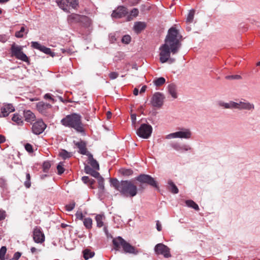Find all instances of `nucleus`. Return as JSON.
I'll use <instances>...</instances> for the list:
<instances>
[{
  "mask_svg": "<svg viewBox=\"0 0 260 260\" xmlns=\"http://www.w3.org/2000/svg\"><path fill=\"white\" fill-rule=\"evenodd\" d=\"M127 13V10L125 7L119 6L113 11L111 16L113 18L118 19L125 16Z\"/></svg>",
  "mask_w": 260,
  "mask_h": 260,
  "instance_id": "nucleus-14",
  "label": "nucleus"
},
{
  "mask_svg": "<svg viewBox=\"0 0 260 260\" xmlns=\"http://www.w3.org/2000/svg\"><path fill=\"white\" fill-rule=\"evenodd\" d=\"M151 104L155 107H160L164 102V96L162 94L156 92L154 93L151 99Z\"/></svg>",
  "mask_w": 260,
  "mask_h": 260,
  "instance_id": "nucleus-16",
  "label": "nucleus"
},
{
  "mask_svg": "<svg viewBox=\"0 0 260 260\" xmlns=\"http://www.w3.org/2000/svg\"><path fill=\"white\" fill-rule=\"evenodd\" d=\"M90 165L95 169L99 170V165L96 160L94 159L91 154H89L88 156Z\"/></svg>",
  "mask_w": 260,
  "mask_h": 260,
  "instance_id": "nucleus-30",
  "label": "nucleus"
},
{
  "mask_svg": "<svg viewBox=\"0 0 260 260\" xmlns=\"http://www.w3.org/2000/svg\"><path fill=\"white\" fill-rule=\"evenodd\" d=\"M28 29L25 26H22L20 30L15 32V36L17 38H21L23 37L24 35L27 34Z\"/></svg>",
  "mask_w": 260,
  "mask_h": 260,
  "instance_id": "nucleus-23",
  "label": "nucleus"
},
{
  "mask_svg": "<svg viewBox=\"0 0 260 260\" xmlns=\"http://www.w3.org/2000/svg\"><path fill=\"white\" fill-rule=\"evenodd\" d=\"M5 141V137L3 135H0V144L4 143Z\"/></svg>",
  "mask_w": 260,
  "mask_h": 260,
  "instance_id": "nucleus-59",
  "label": "nucleus"
},
{
  "mask_svg": "<svg viewBox=\"0 0 260 260\" xmlns=\"http://www.w3.org/2000/svg\"><path fill=\"white\" fill-rule=\"evenodd\" d=\"M111 116H112V113L110 111H108L107 112V119H110L111 118Z\"/></svg>",
  "mask_w": 260,
  "mask_h": 260,
  "instance_id": "nucleus-61",
  "label": "nucleus"
},
{
  "mask_svg": "<svg viewBox=\"0 0 260 260\" xmlns=\"http://www.w3.org/2000/svg\"><path fill=\"white\" fill-rule=\"evenodd\" d=\"M14 110V108L12 105H5L1 108L0 116L6 117L8 116L10 113L13 112Z\"/></svg>",
  "mask_w": 260,
  "mask_h": 260,
  "instance_id": "nucleus-17",
  "label": "nucleus"
},
{
  "mask_svg": "<svg viewBox=\"0 0 260 260\" xmlns=\"http://www.w3.org/2000/svg\"><path fill=\"white\" fill-rule=\"evenodd\" d=\"M60 226H61V228L64 229V228H66L67 227L69 226V225L67 224L64 223H62L60 224Z\"/></svg>",
  "mask_w": 260,
  "mask_h": 260,
  "instance_id": "nucleus-62",
  "label": "nucleus"
},
{
  "mask_svg": "<svg viewBox=\"0 0 260 260\" xmlns=\"http://www.w3.org/2000/svg\"><path fill=\"white\" fill-rule=\"evenodd\" d=\"M75 206V203L73 202L66 206V210L68 211H72Z\"/></svg>",
  "mask_w": 260,
  "mask_h": 260,
  "instance_id": "nucleus-45",
  "label": "nucleus"
},
{
  "mask_svg": "<svg viewBox=\"0 0 260 260\" xmlns=\"http://www.w3.org/2000/svg\"><path fill=\"white\" fill-rule=\"evenodd\" d=\"M23 46L13 44L11 46V51L12 55L15 56L17 59L22 61L27 62L28 58L23 51Z\"/></svg>",
  "mask_w": 260,
  "mask_h": 260,
  "instance_id": "nucleus-7",
  "label": "nucleus"
},
{
  "mask_svg": "<svg viewBox=\"0 0 260 260\" xmlns=\"http://www.w3.org/2000/svg\"><path fill=\"white\" fill-rule=\"evenodd\" d=\"M24 185L26 188H29L31 185L30 180H26L24 182Z\"/></svg>",
  "mask_w": 260,
  "mask_h": 260,
  "instance_id": "nucleus-57",
  "label": "nucleus"
},
{
  "mask_svg": "<svg viewBox=\"0 0 260 260\" xmlns=\"http://www.w3.org/2000/svg\"><path fill=\"white\" fill-rule=\"evenodd\" d=\"M118 76V74L117 72H113L109 74V77L112 80L116 79Z\"/></svg>",
  "mask_w": 260,
  "mask_h": 260,
  "instance_id": "nucleus-50",
  "label": "nucleus"
},
{
  "mask_svg": "<svg viewBox=\"0 0 260 260\" xmlns=\"http://www.w3.org/2000/svg\"><path fill=\"white\" fill-rule=\"evenodd\" d=\"M136 179L141 183H147L156 188H158L157 183L156 181L150 175L141 174L138 176Z\"/></svg>",
  "mask_w": 260,
  "mask_h": 260,
  "instance_id": "nucleus-10",
  "label": "nucleus"
},
{
  "mask_svg": "<svg viewBox=\"0 0 260 260\" xmlns=\"http://www.w3.org/2000/svg\"><path fill=\"white\" fill-rule=\"evenodd\" d=\"M233 109H238L242 110V99L240 100H236V101H232Z\"/></svg>",
  "mask_w": 260,
  "mask_h": 260,
  "instance_id": "nucleus-32",
  "label": "nucleus"
},
{
  "mask_svg": "<svg viewBox=\"0 0 260 260\" xmlns=\"http://www.w3.org/2000/svg\"><path fill=\"white\" fill-rule=\"evenodd\" d=\"M25 120L32 123L36 120V116L34 113L30 110L24 111L23 113Z\"/></svg>",
  "mask_w": 260,
  "mask_h": 260,
  "instance_id": "nucleus-18",
  "label": "nucleus"
},
{
  "mask_svg": "<svg viewBox=\"0 0 260 260\" xmlns=\"http://www.w3.org/2000/svg\"><path fill=\"white\" fill-rule=\"evenodd\" d=\"M168 184L170 186V190L172 193H177L178 192V189L171 180L168 181Z\"/></svg>",
  "mask_w": 260,
  "mask_h": 260,
  "instance_id": "nucleus-35",
  "label": "nucleus"
},
{
  "mask_svg": "<svg viewBox=\"0 0 260 260\" xmlns=\"http://www.w3.org/2000/svg\"><path fill=\"white\" fill-rule=\"evenodd\" d=\"M33 239L37 243H42L45 241V236L40 228L36 227L33 232Z\"/></svg>",
  "mask_w": 260,
  "mask_h": 260,
  "instance_id": "nucleus-15",
  "label": "nucleus"
},
{
  "mask_svg": "<svg viewBox=\"0 0 260 260\" xmlns=\"http://www.w3.org/2000/svg\"><path fill=\"white\" fill-rule=\"evenodd\" d=\"M146 89V86H145V85L143 86L140 90V92L143 93L145 91Z\"/></svg>",
  "mask_w": 260,
  "mask_h": 260,
  "instance_id": "nucleus-60",
  "label": "nucleus"
},
{
  "mask_svg": "<svg viewBox=\"0 0 260 260\" xmlns=\"http://www.w3.org/2000/svg\"><path fill=\"white\" fill-rule=\"evenodd\" d=\"M111 184L125 197L133 198L137 194V187L131 181L119 182L116 179H112L111 180Z\"/></svg>",
  "mask_w": 260,
  "mask_h": 260,
  "instance_id": "nucleus-2",
  "label": "nucleus"
},
{
  "mask_svg": "<svg viewBox=\"0 0 260 260\" xmlns=\"http://www.w3.org/2000/svg\"><path fill=\"white\" fill-rule=\"evenodd\" d=\"M139 90L137 88H135L133 91V93L135 95H137L138 94Z\"/></svg>",
  "mask_w": 260,
  "mask_h": 260,
  "instance_id": "nucleus-63",
  "label": "nucleus"
},
{
  "mask_svg": "<svg viewBox=\"0 0 260 260\" xmlns=\"http://www.w3.org/2000/svg\"><path fill=\"white\" fill-rule=\"evenodd\" d=\"M75 216L76 217V219H77L81 220H83V219H84L83 215L81 211H77L76 212V213L75 214Z\"/></svg>",
  "mask_w": 260,
  "mask_h": 260,
  "instance_id": "nucleus-48",
  "label": "nucleus"
},
{
  "mask_svg": "<svg viewBox=\"0 0 260 260\" xmlns=\"http://www.w3.org/2000/svg\"><path fill=\"white\" fill-rule=\"evenodd\" d=\"M131 118L132 119L133 122H134L136 120V115L135 114H133L131 116Z\"/></svg>",
  "mask_w": 260,
  "mask_h": 260,
  "instance_id": "nucleus-64",
  "label": "nucleus"
},
{
  "mask_svg": "<svg viewBox=\"0 0 260 260\" xmlns=\"http://www.w3.org/2000/svg\"><path fill=\"white\" fill-rule=\"evenodd\" d=\"M156 229L158 231H161L162 229L161 223L158 220L156 221Z\"/></svg>",
  "mask_w": 260,
  "mask_h": 260,
  "instance_id": "nucleus-55",
  "label": "nucleus"
},
{
  "mask_svg": "<svg viewBox=\"0 0 260 260\" xmlns=\"http://www.w3.org/2000/svg\"><path fill=\"white\" fill-rule=\"evenodd\" d=\"M60 8L64 11H68L70 7L75 9L78 5L77 0H56Z\"/></svg>",
  "mask_w": 260,
  "mask_h": 260,
  "instance_id": "nucleus-9",
  "label": "nucleus"
},
{
  "mask_svg": "<svg viewBox=\"0 0 260 260\" xmlns=\"http://www.w3.org/2000/svg\"><path fill=\"white\" fill-rule=\"evenodd\" d=\"M7 251L6 246H2L0 249V260H5V255Z\"/></svg>",
  "mask_w": 260,
  "mask_h": 260,
  "instance_id": "nucleus-40",
  "label": "nucleus"
},
{
  "mask_svg": "<svg viewBox=\"0 0 260 260\" xmlns=\"http://www.w3.org/2000/svg\"><path fill=\"white\" fill-rule=\"evenodd\" d=\"M255 109L254 105L246 100L242 99V110L253 111Z\"/></svg>",
  "mask_w": 260,
  "mask_h": 260,
  "instance_id": "nucleus-21",
  "label": "nucleus"
},
{
  "mask_svg": "<svg viewBox=\"0 0 260 260\" xmlns=\"http://www.w3.org/2000/svg\"><path fill=\"white\" fill-rule=\"evenodd\" d=\"M81 116L77 113H73L66 116L61 119V123L69 127L74 128L77 132L81 133H84L83 124L81 121Z\"/></svg>",
  "mask_w": 260,
  "mask_h": 260,
  "instance_id": "nucleus-3",
  "label": "nucleus"
},
{
  "mask_svg": "<svg viewBox=\"0 0 260 260\" xmlns=\"http://www.w3.org/2000/svg\"><path fill=\"white\" fill-rule=\"evenodd\" d=\"M63 162H59V164L57 165V172H58V174L59 175H61V174H62L64 171V169L63 168Z\"/></svg>",
  "mask_w": 260,
  "mask_h": 260,
  "instance_id": "nucleus-41",
  "label": "nucleus"
},
{
  "mask_svg": "<svg viewBox=\"0 0 260 260\" xmlns=\"http://www.w3.org/2000/svg\"><path fill=\"white\" fill-rule=\"evenodd\" d=\"M44 98L45 99H49L53 102H54V100L52 98L51 95L50 93H46L44 95Z\"/></svg>",
  "mask_w": 260,
  "mask_h": 260,
  "instance_id": "nucleus-54",
  "label": "nucleus"
},
{
  "mask_svg": "<svg viewBox=\"0 0 260 260\" xmlns=\"http://www.w3.org/2000/svg\"><path fill=\"white\" fill-rule=\"evenodd\" d=\"M145 27V24L142 22H137L135 23L134 29L137 33H139Z\"/></svg>",
  "mask_w": 260,
  "mask_h": 260,
  "instance_id": "nucleus-26",
  "label": "nucleus"
},
{
  "mask_svg": "<svg viewBox=\"0 0 260 260\" xmlns=\"http://www.w3.org/2000/svg\"><path fill=\"white\" fill-rule=\"evenodd\" d=\"M105 219V216L104 214H98L95 217V221L96 222L97 226L101 228L104 225V220Z\"/></svg>",
  "mask_w": 260,
  "mask_h": 260,
  "instance_id": "nucleus-24",
  "label": "nucleus"
},
{
  "mask_svg": "<svg viewBox=\"0 0 260 260\" xmlns=\"http://www.w3.org/2000/svg\"><path fill=\"white\" fill-rule=\"evenodd\" d=\"M195 11L194 10H191L189 11L187 18L186 22L188 23H191L193 21Z\"/></svg>",
  "mask_w": 260,
  "mask_h": 260,
  "instance_id": "nucleus-36",
  "label": "nucleus"
},
{
  "mask_svg": "<svg viewBox=\"0 0 260 260\" xmlns=\"http://www.w3.org/2000/svg\"><path fill=\"white\" fill-rule=\"evenodd\" d=\"M94 255V253L90 250L86 249L83 251V256L85 259L92 257Z\"/></svg>",
  "mask_w": 260,
  "mask_h": 260,
  "instance_id": "nucleus-33",
  "label": "nucleus"
},
{
  "mask_svg": "<svg viewBox=\"0 0 260 260\" xmlns=\"http://www.w3.org/2000/svg\"><path fill=\"white\" fill-rule=\"evenodd\" d=\"M113 244L116 250H119L121 247L125 253H129L134 254L138 253V250L134 246L127 243L121 237H118L113 240Z\"/></svg>",
  "mask_w": 260,
  "mask_h": 260,
  "instance_id": "nucleus-4",
  "label": "nucleus"
},
{
  "mask_svg": "<svg viewBox=\"0 0 260 260\" xmlns=\"http://www.w3.org/2000/svg\"><path fill=\"white\" fill-rule=\"evenodd\" d=\"M192 133L188 128H181L180 131L171 133L166 136V139L175 138L189 139L191 137Z\"/></svg>",
  "mask_w": 260,
  "mask_h": 260,
  "instance_id": "nucleus-6",
  "label": "nucleus"
},
{
  "mask_svg": "<svg viewBox=\"0 0 260 260\" xmlns=\"http://www.w3.org/2000/svg\"><path fill=\"white\" fill-rule=\"evenodd\" d=\"M166 80L164 77H159L153 81L154 84L156 86H160L165 83Z\"/></svg>",
  "mask_w": 260,
  "mask_h": 260,
  "instance_id": "nucleus-37",
  "label": "nucleus"
},
{
  "mask_svg": "<svg viewBox=\"0 0 260 260\" xmlns=\"http://www.w3.org/2000/svg\"><path fill=\"white\" fill-rule=\"evenodd\" d=\"M12 120L17 125H22L23 123L22 117L18 114H14L13 115Z\"/></svg>",
  "mask_w": 260,
  "mask_h": 260,
  "instance_id": "nucleus-27",
  "label": "nucleus"
},
{
  "mask_svg": "<svg viewBox=\"0 0 260 260\" xmlns=\"http://www.w3.org/2000/svg\"><path fill=\"white\" fill-rule=\"evenodd\" d=\"M6 211L0 209V221L4 220L6 217Z\"/></svg>",
  "mask_w": 260,
  "mask_h": 260,
  "instance_id": "nucleus-49",
  "label": "nucleus"
},
{
  "mask_svg": "<svg viewBox=\"0 0 260 260\" xmlns=\"http://www.w3.org/2000/svg\"><path fill=\"white\" fill-rule=\"evenodd\" d=\"M31 47L34 49L40 50V51L50 55L52 57L55 56V53L53 52L50 48H47L45 46L42 45L38 42L32 41L31 42Z\"/></svg>",
  "mask_w": 260,
  "mask_h": 260,
  "instance_id": "nucleus-13",
  "label": "nucleus"
},
{
  "mask_svg": "<svg viewBox=\"0 0 260 260\" xmlns=\"http://www.w3.org/2000/svg\"><path fill=\"white\" fill-rule=\"evenodd\" d=\"M181 36L175 27L170 28L165 38L164 43L159 48V61L164 63L167 61L170 63L175 61V59L171 58V53L176 54L181 46Z\"/></svg>",
  "mask_w": 260,
  "mask_h": 260,
  "instance_id": "nucleus-1",
  "label": "nucleus"
},
{
  "mask_svg": "<svg viewBox=\"0 0 260 260\" xmlns=\"http://www.w3.org/2000/svg\"><path fill=\"white\" fill-rule=\"evenodd\" d=\"M154 251L157 254H161L166 258L171 256L170 248L162 243H159L155 245Z\"/></svg>",
  "mask_w": 260,
  "mask_h": 260,
  "instance_id": "nucleus-11",
  "label": "nucleus"
},
{
  "mask_svg": "<svg viewBox=\"0 0 260 260\" xmlns=\"http://www.w3.org/2000/svg\"><path fill=\"white\" fill-rule=\"evenodd\" d=\"M96 178L98 181L99 188L102 190H104V178L100 175L99 176V177H98Z\"/></svg>",
  "mask_w": 260,
  "mask_h": 260,
  "instance_id": "nucleus-39",
  "label": "nucleus"
},
{
  "mask_svg": "<svg viewBox=\"0 0 260 260\" xmlns=\"http://www.w3.org/2000/svg\"><path fill=\"white\" fill-rule=\"evenodd\" d=\"M171 146L175 150L178 151H187L191 149L188 145H180L177 143L172 144Z\"/></svg>",
  "mask_w": 260,
  "mask_h": 260,
  "instance_id": "nucleus-20",
  "label": "nucleus"
},
{
  "mask_svg": "<svg viewBox=\"0 0 260 260\" xmlns=\"http://www.w3.org/2000/svg\"><path fill=\"white\" fill-rule=\"evenodd\" d=\"M109 39L110 41L112 43L116 40V39L115 38V35L114 34H110L109 36Z\"/></svg>",
  "mask_w": 260,
  "mask_h": 260,
  "instance_id": "nucleus-56",
  "label": "nucleus"
},
{
  "mask_svg": "<svg viewBox=\"0 0 260 260\" xmlns=\"http://www.w3.org/2000/svg\"><path fill=\"white\" fill-rule=\"evenodd\" d=\"M25 148L28 152H32L33 151L32 147L30 144H26L25 146Z\"/></svg>",
  "mask_w": 260,
  "mask_h": 260,
  "instance_id": "nucleus-51",
  "label": "nucleus"
},
{
  "mask_svg": "<svg viewBox=\"0 0 260 260\" xmlns=\"http://www.w3.org/2000/svg\"><path fill=\"white\" fill-rule=\"evenodd\" d=\"M80 16L76 14H72L68 16V21L69 23L78 22L80 20Z\"/></svg>",
  "mask_w": 260,
  "mask_h": 260,
  "instance_id": "nucleus-25",
  "label": "nucleus"
},
{
  "mask_svg": "<svg viewBox=\"0 0 260 260\" xmlns=\"http://www.w3.org/2000/svg\"><path fill=\"white\" fill-rule=\"evenodd\" d=\"M152 128L150 125L142 124L137 131V134L141 138L148 139L152 133Z\"/></svg>",
  "mask_w": 260,
  "mask_h": 260,
  "instance_id": "nucleus-8",
  "label": "nucleus"
},
{
  "mask_svg": "<svg viewBox=\"0 0 260 260\" xmlns=\"http://www.w3.org/2000/svg\"><path fill=\"white\" fill-rule=\"evenodd\" d=\"M46 127V124L42 119H39L33 123L31 131L34 134L40 135L44 131Z\"/></svg>",
  "mask_w": 260,
  "mask_h": 260,
  "instance_id": "nucleus-12",
  "label": "nucleus"
},
{
  "mask_svg": "<svg viewBox=\"0 0 260 260\" xmlns=\"http://www.w3.org/2000/svg\"><path fill=\"white\" fill-rule=\"evenodd\" d=\"M168 92L173 99L177 98V93L176 91V87L175 85L171 84L168 87Z\"/></svg>",
  "mask_w": 260,
  "mask_h": 260,
  "instance_id": "nucleus-22",
  "label": "nucleus"
},
{
  "mask_svg": "<svg viewBox=\"0 0 260 260\" xmlns=\"http://www.w3.org/2000/svg\"><path fill=\"white\" fill-rule=\"evenodd\" d=\"M123 2H127L131 6L138 4L141 0H122Z\"/></svg>",
  "mask_w": 260,
  "mask_h": 260,
  "instance_id": "nucleus-47",
  "label": "nucleus"
},
{
  "mask_svg": "<svg viewBox=\"0 0 260 260\" xmlns=\"http://www.w3.org/2000/svg\"><path fill=\"white\" fill-rule=\"evenodd\" d=\"M217 105L224 109H233L232 101H231L228 103L220 101L218 102Z\"/></svg>",
  "mask_w": 260,
  "mask_h": 260,
  "instance_id": "nucleus-28",
  "label": "nucleus"
},
{
  "mask_svg": "<svg viewBox=\"0 0 260 260\" xmlns=\"http://www.w3.org/2000/svg\"><path fill=\"white\" fill-rule=\"evenodd\" d=\"M240 78V76L239 75H236V76H226V79H239Z\"/></svg>",
  "mask_w": 260,
  "mask_h": 260,
  "instance_id": "nucleus-58",
  "label": "nucleus"
},
{
  "mask_svg": "<svg viewBox=\"0 0 260 260\" xmlns=\"http://www.w3.org/2000/svg\"><path fill=\"white\" fill-rule=\"evenodd\" d=\"M59 155L64 159L71 157L70 153L65 150H61L59 152Z\"/></svg>",
  "mask_w": 260,
  "mask_h": 260,
  "instance_id": "nucleus-38",
  "label": "nucleus"
},
{
  "mask_svg": "<svg viewBox=\"0 0 260 260\" xmlns=\"http://www.w3.org/2000/svg\"><path fill=\"white\" fill-rule=\"evenodd\" d=\"M82 180L83 182L85 184H89L90 185H92L93 182L94 180L93 179H90L87 176H83L82 178Z\"/></svg>",
  "mask_w": 260,
  "mask_h": 260,
  "instance_id": "nucleus-43",
  "label": "nucleus"
},
{
  "mask_svg": "<svg viewBox=\"0 0 260 260\" xmlns=\"http://www.w3.org/2000/svg\"><path fill=\"white\" fill-rule=\"evenodd\" d=\"M50 162H45L44 164H43V169H44V171L45 172H46L47 170H48L50 167Z\"/></svg>",
  "mask_w": 260,
  "mask_h": 260,
  "instance_id": "nucleus-52",
  "label": "nucleus"
},
{
  "mask_svg": "<svg viewBox=\"0 0 260 260\" xmlns=\"http://www.w3.org/2000/svg\"><path fill=\"white\" fill-rule=\"evenodd\" d=\"M138 14H139L138 10L136 8L133 9L131 12V16L128 17L127 20L129 21L132 19L131 18V16H132L133 17H136L138 16Z\"/></svg>",
  "mask_w": 260,
  "mask_h": 260,
  "instance_id": "nucleus-42",
  "label": "nucleus"
},
{
  "mask_svg": "<svg viewBox=\"0 0 260 260\" xmlns=\"http://www.w3.org/2000/svg\"><path fill=\"white\" fill-rule=\"evenodd\" d=\"M83 224L87 229H91L92 225V220L91 218H85L83 219Z\"/></svg>",
  "mask_w": 260,
  "mask_h": 260,
  "instance_id": "nucleus-31",
  "label": "nucleus"
},
{
  "mask_svg": "<svg viewBox=\"0 0 260 260\" xmlns=\"http://www.w3.org/2000/svg\"><path fill=\"white\" fill-rule=\"evenodd\" d=\"M186 205L190 208H192L196 210H199V207L198 205L192 200H186L185 201Z\"/></svg>",
  "mask_w": 260,
  "mask_h": 260,
  "instance_id": "nucleus-34",
  "label": "nucleus"
},
{
  "mask_svg": "<svg viewBox=\"0 0 260 260\" xmlns=\"http://www.w3.org/2000/svg\"><path fill=\"white\" fill-rule=\"evenodd\" d=\"M121 173L123 175L130 176L133 174V172L131 169H123L121 170Z\"/></svg>",
  "mask_w": 260,
  "mask_h": 260,
  "instance_id": "nucleus-46",
  "label": "nucleus"
},
{
  "mask_svg": "<svg viewBox=\"0 0 260 260\" xmlns=\"http://www.w3.org/2000/svg\"><path fill=\"white\" fill-rule=\"evenodd\" d=\"M21 253L19 252H17L16 253H15V254H14V256L13 257V260H18L20 257L21 256Z\"/></svg>",
  "mask_w": 260,
  "mask_h": 260,
  "instance_id": "nucleus-53",
  "label": "nucleus"
},
{
  "mask_svg": "<svg viewBox=\"0 0 260 260\" xmlns=\"http://www.w3.org/2000/svg\"><path fill=\"white\" fill-rule=\"evenodd\" d=\"M75 144L76 146L79 148V152L81 154L86 155L87 156L89 155V154H90L87 151V149L86 147V143L84 142L81 141L80 142L76 143Z\"/></svg>",
  "mask_w": 260,
  "mask_h": 260,
  "instance_id": "nucleus-19",
  "label": "nucleus"
},
{
  "mask_svg": "<svg viewBox=\"0 0 260 260\" xmlns=\"http://www.w3.org/2000/svg\"><path fill=\"white\" fill-rule=\"evenodd\" d=\"M85 170L87 174H90L94 178H97L100 175V173L95 170H92L89 167H85Z\"/></svg>",
  "mask_w": 260,
  "mask_h": 260,
  "instance_id": "nucleus-29",
  "label": "nucleus"
},
{
  "mask_svg": "<svg viewBox=\"0 0 260 260\" xmlns=\"http://www.w3.org/2000/svg\"><path fill=\"white\" fill-rule=\"evenodd\" d=\"M131 41V37L129 35H125L124 36L121 40V41L123 43L128 44L130 43Z\"/></svg>",
  "mask_w": 260,
  "mask_h": 260,
  "instance_id": "nucleus-44",
  "label": "nucleus"
},
{
  "mask_svg": "<svg viewBox=\"0 0 260 260\" xmlns=\"http://www.w3.org/2000/svg\"><path fill=\"white\" fill-rule=\"evenodd\" d=\"M36 108L37 110L45 116L51 118L54 116V108L49 104L40 102L37 104Z\"/></svg>",
  "mask_w": 260,
  "mask_h": 260,
  "instance_id": "nucleus-5",
  "label": "nucleus"
}]
</instances>
